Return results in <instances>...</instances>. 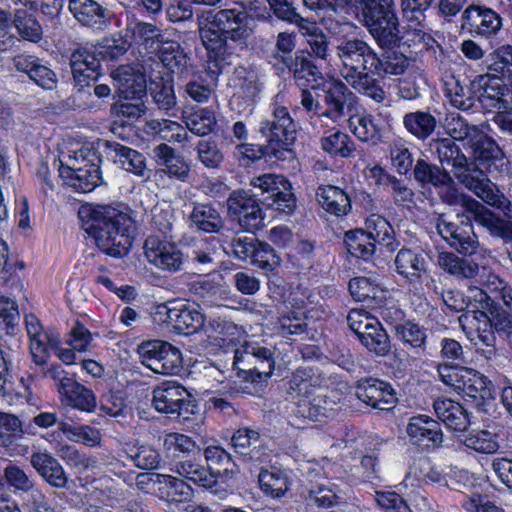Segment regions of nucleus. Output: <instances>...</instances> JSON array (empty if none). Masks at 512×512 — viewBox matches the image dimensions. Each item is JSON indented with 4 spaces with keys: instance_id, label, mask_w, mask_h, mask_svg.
Returning <instances> with one entry per match:
<instances>
[{
    "instance_id": "nucleus-10",
    "label": "nucleus",
    "mask_w": 512,
    "mask_h": 512,
    "mask_svg": "<svg viewBox=\"0 0 512 512\" xmlns=\"http://www.w3.org/2000/svg\"><path fill=\"white\" fill-rule=\"evenodd\" d=\"M250 186L257 190L254 196H267L265 200H272L271 205L278 211L291 213L296 207V198L292 192L290 181L283 175L273 173L261 174L252 177Z\"/></svg>"
},
{
    "instance_id": "nucleus-27",
    "label": "nucleus",
    "mask_w": 512,
    "mask_h": 512,
    "mask_svg": "<svg viewBox=\"0 0 512 512\" xmlns=\"http://www.w3.org/2000/svg\"><path fill=\"white\" fill-rule=\"evenodd\" d=\"M69 10L84 26L103 30L110 21V11L94 0H70Z\"/></svg>"
},
{
    "instance_id": "nucleus-56",
    "label": "nucleus",
    "mask_w": 512,
    "mask_h": 512,
    "mask_svg": "<svg viewBox=\"0 0 512 512\" xmlns=\"http://www.w3.org/2000/svg\"><path fill=\"white\" fill-rule=\"evenodd\" d=\"M344 243L352 256L369 259L375 252L376 245L363 229L350 230L345 233Z\"/></svg>"
},
{
    "instance_id": "nucleus-3",
    "label": "nucleus",
    "mask_w": 512,
    "mask_h": 512,
    "mask_svg": "<svg viewBox=\"0 0 512 512\" xmlns=\"http://www.w3.org/2000/svg\"><path fill=\"white\" fill-rule=\"evenodd\" d=\"M132 229V219L110 206H97L85 228L99 249L113 257H121L128 252L132 245Z\"/></svg>"
},
{
    "instance_id": "nucleus-28",
    "label": "nucleus",
    "mask_w": 512,
    "mask_h": 512,
    "mask_svg": "<svg viewBox=\"0 0 512 512\" xmlns=\"http://www.w3.org/2000/svg\"><path fill=\"white\" fill-rule=\"evenodd\" d=\"M111 76L117 84L119 94L124 99L141 96L146 91V77L138 68L131 65H121Z\"/></svg>"
},
{
    "instance_id": "nucleus-5",
    "label": "nucleus",
    "mask_w": 512,
    "mask_h": 512,
    "mask_svg": "<svg viewBox=\"0 0 512 512\" xmlns=\"http://www.w3.org/2000/svg\"><path fill=\"white\" fill-rule=\"evenodd\" d=\"M260 133L267 139L268 155L285 159L296 140L297 125L286 107L275 106L270 117L261 122Z\"/></svg>"
},
{
    "instance_id": "nucleus-22",
    "label": "nucleus",
    "mask_w": 512,
    "mask_h": 512,
    "mask_svg": "<svg viewBox=\"0 0 512 512\" xmlns=\"http://www.w3.org/2000/svg\"><path fill=\"white\" fill-rule=\"evenodd\" d=\"M462 20V26L470 34L485 38L496 35L502 27V19L498 13L477 5L467 7L462 14Z\"/></svg>"
},
{
    "instance_id": "nucleus-48",
    "label": "nucleus",
    "mask_w": 512,
    "mask_h": 512,
    "mask_svg": "<svg viewBox=\"0 0 512 512\" xmlns=\"http://www.w3.org/2000/svg\"><path fill=\"white\" fill-rule=\"evenodd\" d=\"M349 127L353 134L363 142L377 144L381 139V127L370 114L350 116Z\"/></svg>"
},
{
    "instance_id": "nucleus-64",
    "label": "nucleus",
    "mask_w": 512,
    "mask_h": 512,
    "mask_svg": "<svg viewBox=\"0 0 512 512\" xmlns=\"http://www.w3.org/2000/svg\"><path fill=\"white\" fill-rule=\"evenodd\" d=\"M206 335L217 342H232L238 334L237 326L222 318H211L203 327Z\"/></svg>"
},
{
    "instance_id": "nucleus-34",
    "label": "nucleus",
    "mask_w": 512,
    "mask_h": 512,
    "mask_svg": "<svg viewBox=\"0 0 512 512\" xmlns=\"http://www.w3.org/2000/svg\"><path fill=\"white\" fill-rule=\"evenodd\" d=\"M434 412L444 425L453 431H464L470 424L467 411L451 399H436L433 403Z\"/></svg>"
},
{
    "instance_id": "nucleus-63",
    "label": "nucleus",
    "mask_w": 512,
    "mask_h": 512,
    "mask_svg": "<svg viewBox=\"0 0 512 512\" xmlns=\"http://www.w3.org/2000/svg\"><path fill=\"white\" fill-rule=\"evenodd\" d=\"M450 197L453 198V200L447 199V202L449 204L458 203L463 208V213L461 215H464V219L469 217L471 221L473 219L479 225H481L492 212L482 203L469 195L461 194L457 197L452 193Z\"/></svg>"
},
{
    "instance_id": "nucleus-4",
    "label": "nucleus",
    "mask_w": 512,
    "mask_h": 512,
    "mask_svg": "<svg viewBox=\"0 0 512 512\" xmlns=\"http://www.w3.org/2000/svg\"><path fill=\"white\" fill-rule=\"evenodd\" d=\"M363 25L379 47H390L400 37L394 0H359Z\"/></svg>"
},
{
    "instance_id": "nucleus-60",
    "label": "nucleus",
    "mask_w": 512,
    "mask_h": 512,
    "mask_svg": "<svg viewBox=\"0 0 512 512\" xmlns=\"http://www.w3.org/2000/svg\"><path fill=\"white\" fill-rule=\"evenodd\" d=\"M443 127L449 138L455 141H470L478 132L476 125H470L459 113L446 115Z\"/></svg>"
},
{
    "instance_id": "nucleus-21",
    "label": "nucleus",
    "mask_w": 512,
    "mask_h": 512,
    "mask_svg": "<svg viewBox=\"0 0 512 512\" xmlns=\"http://www.w3.org/2000/svg\"><path fill=\"white\" fill-rule=\"evenodd\" d=\"M458 321L467 336H476L487 347V358L495 355L496 337L491 330L489 315L486 312L468 308L459 316Z\"/></svg>"
},
{
    "instance_id": "nucleus-41",
    "label": "nucleus",
    "mask_w": 512,
    "mask_h": 512,
    "mask_svg": "<svg viewBox=\"0 0 512 512\" xmlns=\"http://www.w3.org/2000/svg\"><path fill=\"white\" fill-rule=\"evenodd\" d=\"M293 79L300 89H318L324 82L321 70L313 63L311 55L301 52L294 64Z\"/></svg>"
},
{
    "instance_id": "nucleus-49",
    "label": "nucleus",
    "mask_w": 512,
    "mask_h": 512,
    "mask_svg": "<svg viewBox=\"0 0 512 512\" xmlns=\"http://www.w3.org/2000/svg\"><path fill=\"white\" fill-rule=\"evenodd\" d=\"M462 372L464 377L458 389L459 394L481 400L491 397L489 381L485 376L469 368L462 370Z\"/></svg>"
},
{
    "instance_id": "nucleus-36",
    "label": "nucleus",
    "mask_w": 512,
    "mask_h": 512,
    "mask_svg": "<svg viewBox=\"0 0 512 512\" xmlns=\"http://www.w3.org/2000/svg\"><path fill=\"white\" fill-rule=\"evenodd\" d=\"M207 471L211 473L212 483L215 477L231 478L239 473L237 464L232 460L230 453L219 445H209L204 449Z\"/></svg>"
},
{
    "instance_id": "nucleus-52",
    "label": "nucleus",
    "mask_w": 512,
    "mask_h": 512,
    "mask_svg": "<svg viewBox=\"0 0 512 512\" xmlns=\"http://www.w3.org/2000/svg\"><path fill=\"white\" fill-rule=\"evenodd\" d=\"M322 149L332 156L350 157L355 151V143L346 133L334 130L325 133L321 138Z\"/></svg>"
},
{
    "instance_id": "nucleus-23",
    "label": "nucleus",
    "mask_w": 512,
    "mask_h": 512,
    "mask_svg": "<svg viewBox=\"0 0 512 512\" xmlns=\"http://www.w3.org/2000/svg\"><path fill=\"white\" fill-rule=\"evenodd\" d=\"M406 433L410 441L422 449H436L443 442V433L438 421L427 415H418L410 419Z\"/></svg>"
},
{
    "instance_id": "nucleus-55",
    "label": "nucleus",
    "mask_w": 512,
    "mask_h": 512,
    "mask_svg": "<svg viewBox=\"0 0 512 512\" xmlns=\"http://www.w3.org/2000/svg\"><path fill=\"white\" fill-rule=\"evenodd\" d=\"M444 86V94L453 107L464 111L473 108L475 99L472 91L461 85L458 79L450 76L445 80Z\"/></svg>"
},
{
    "instance_id": "nucleus-50",
    "label": "nucleus",
    "mask_w": 512,
    "mask_h": 512,
    "mask_svg": "<svg viewBox=\"0 0 512 512\" xmlns=\"http://www.w3.org/2000/svg\"><path fill=\"white\" fill-rule=\"evenodd\" d=\"M182 120L186 128L197 136H206L210 134L216 126V116L208 108H200L193 112H184Z\"/></svg>"
},
{
    "instance_id": "nucleus-11",
    "label": "nucleus",
    "mask_w": 512,
    "mask_h": 512,
    "mask_svg": "<svg viewBox=\"0 0 512 512\" xmlns=\"http://www.w3.org/2000/svg\"><path fill=\"white\" fill-rule=\"evenodd\" d=\"M152 404L158 412L176 414L187 420L195 414L197 405L187 390L176 382H163L153 390Z\"/></svg>"
},
{
    "instance_id": "nucleus-51",
    "label": "nucleus",
    "mask_w": 512,
    "mask_h": 512,
    "mask_svg": "<svg viewBox=\"0 0 512 512\" xmlns=\"http://www.w3.org/2000/svg\"><path fill=\"white\" fill-rule=\"evenodd\" d=\"M200 37L205 48L214 53V57L224 59V55L228 50L232 49L229 46V38H226L224 33L214 26V18L209 21L204 27L200 28Z\"/></svg>"
},
{
    "instance_id": "nucleus-32",
    "label": "nucleus",
    "mask_w": 512,
    "mask_h": 512,
    "mask_svg": "<svg viewBox=\"0 0 512 512\" xmlns=\"http://www.w3.org/2000/svg\"><path fill=\"white\" fill-rule=\"evenodd\" d=\"M58 392L66 404L73 408L86 412H92L96 408V397L92 390L75 379L62 380V384L58 385Z\"/></svg>"
},
{
    "instance_id": "nucleus-16",
    "label": "nucleus",
    "mask_w": 512,
    "mask_h": 512,
    "mask_svg": "<svg viewBox=\"0 0 512 512\" xmlns=\"http://www.w3.org/2000/svg\"><path fill=\"white\" fill-rule=\"evenodd\" d=\"M395 270L415 291L422 289V284L431 279L428 261L423 253L410 248L398 251L394 260Z\"/></svg>"
},
{
    "instance_id": "nucleus-59",
    "label": "nucleus",
    "mask_w": 512,
    "mask_h": 512,
    "mask_svg": "<svg viewBox=\"0 0 512 512\" xmlns=\"http://www.w3.org/2000/svg\"><path fill=\"white\" fill-rule=\"evenodd\" d=\"M69 441L80 442L84 445L94 447L101 441V434L98 429L88 425H73L61 421L58 426Z\"/></svg>"
},
{
    "instance_id": "nucleus-8",
    "label": "nucleus",
    "mask_w": 512,
    "mask_h": 512,
    "mask_svg": "<svg viewBox=\"0 0 512 512\" xmlns=\"http://www.w3.org/2000/svg\"><path fill=\"white\" fill-rule=\"evenodd\" d=\"M233 365L253 382H261L274 371V352L257 342H246L235 350Z\"/></svg>"
},
{
    "instance_id": "nucleus-29",
    "label": "nucleus",
    "mask_w": 512,
    "mask_h": 512,
    "mask_svg": "<svg viewBox=\"0 0 512 512\" xmlns=\"http://www.w3.org/2000/svg\"><path fill=\"white\" fill-rule=\"evenodd\" d=\"M70 66L74 80L80 85H89L90 80L99 76L100 61L87 47L76 49L70 57Z\"/></svg>"
},
{
    "instance_id": "nucleus-53",
    "label": "nucleus",
    "mask_w": 512,
    "mask_h": 512,
    "mask_svg": "<svg viewBox=\"0 0 512 512\" xmlns=\"http://www.w3.org/2000/svg\"><path fill=\"white\" fill-rule=\"evenodd\" d=\"M190 219L198 229L208 233L217 232L223 226L220 214L209 204H196Z\"/></svg>"
},
{
    "instance_id": "nucleus-40",
    "label": "nucleus",
    "mask_w": 512,
    "mask_h": 512,
    "mask_svg": "<svg viewBox=\"0 0 512 512\" xmlns=\"http://www.w3.org/2000/svg\"><path fill=\"white\" fill-rule=\"evenodd\" d=\"M156 49L163 66L171 70L172 73L188 74L190 59L178 42L162 40Z\"/></svg>"
},
{
    "instance_id": "nucleus-1",
    "label": "nucleus",
    "mask_w": 512,
    "mask_h": 512,
    "mask_svg": "<svg viewBox=\"0 0 512 512\" xmlns=\"http://www.w3.org/2000/svg\"><path fill=\"white\" fill-rule=\"evenodd\" d=\"M431 150L437 155L442 166H451L454 177L465 188L474 193L485 204L500 210L512 219V203L499 190L474 161H469L460 147L450 138H433Z\"/></svg>"
},
{
    "instance_id": "nucleus-15",
    "label": "nucleus",
    "mask_w": 512,
    "mask_h": 512,
    "mask_svg": "<svg viewBox=\"0 0 512 512\" xmlns=\"http://www.w3.org/2000/svg\"><path fill=\"white\" fill-rule=\"evenodd\" d=\"M27 334L30 340V353L33 362L38 366L48 363L51 351L60 345V335L53 330H45L35 315L25 317Z\"/></svg>"
},
{
    "instance_id": "nucleus-19",
    "label": "nucleus",
    "mask_w": 512,
    "mask_h": 512,
    "mask_svg": "<svg viewBox=\"0 0 512 512\" xmlns=\"http://www.w3.org/2000/svg\"><path fill=\"white\" fill-rule=\"evenodd\" d=\"M356 397L366 405L379 410H390L396 403L392 386L376 378H364L355 387Z\"/></svg>"
},
{
    "instance_id": "nucleus-35",
    "label": "nucleus",
    "mask_w": 512,
    "mask_h": 512,
    "mask_svg": "<svg viewBox=\"0 0 512 512\" xmlns=\"http://www.w3.org/2000/svg\"><path fill=\"white\" fill-rule=\"evenodd\" d=\"M105 145L109 149L113 161L124 170L139 177L146 176V158L142 153L117 142L107 141Z\"/></svg>"
},
{
    "instance_id": "nucleus-44",
    "label": "nucleus",
    "mask_w": 512,
    "mask_h": 512,
    "mask_svg": "<svg viewBox=\"0 0 512 512\" xmlns=\"http://www.w3.org/2000/svg\"><path fill=\"white\" fill-rule=\"evenodd\" d=\"M149 93L159 110L166 112L169 116L174 115L170 111L176 108L177 98L172 78L159 77L152 80L149 86Z\"/></svg>"
},
{
    "instance_id": "nucleus-6",
    "label": "nucleus",
    "mask_w": 512,
    "mask_h": 512,
    "mask_svg": "<svg viewBox=\"0 0 512 512\" xmlns=\"http://www.w3.org/2000/svg\"><path fill=\"white\" fill-rule=\"evenodd\" d=\"M100 157L90 149H80L69 157V163L60 173L75 190L88 193L101 182Z\"/></svg>"
},
{
    "instance_id": "nucleus-47",
    "label": "nucleus",
    "mask_w": 512,
    "mask_h": 512,
    "mask_svg": "<svg viewBox=\"0 0 512 512\" xmlns=\"http://www.w3.org/2000/svg\"><path fill=\"white\" fill-rule=\"evenodd\" d=\"M413 176L417 182L423 185L432 184L433 186H440L448 185L453 182L449 172L424 159H418L416 161L413 168Z\"/></svg>"
},
{
    "instance_id": "nucleus-31",
    "label": "nucleus",
    "mask_w": 512,
    "mask_h": 512,
    "mask_svg": "<svg viewBox=\"0 0 512 512\" xmlns=\"http://www.w3.org/2000/svg\"><path fill=\"white\" fill-rule=\"evenodd\" d=\"M437 263L442 270L457 279H474L485 271L484 267L479 266L472 259L460 257L451 251L440 252Z\"/></svg>"
},
{
    "instance_id": "nucleus-45",
    "label": "nucleus",
    "mask_w": 512,
    "mask_h": 512,
    "mask_svg": "<svg viewBox=\"0 0 512 512\" xmlns=\"http://www.w3.org/2000/svg\"><path fill=\"white\" fill-rule=\"evenodd\" d=\"M320 385L319 376L311 367H299L291 375L287 383V392L301 398L312 396L313 390Z\"/></svg>"
},
{
    "instance_id": "nucleus-13",
    "label": "nucleus",
    "mask_w": 512,
    "mask_h": 512,
    "mask_svg": "<svg viewBox=\"0 0 512 512\" xmlns=\"http://www.w3.org/2000/svg\"><path fill=\"white\" fill-rule=\"evenodd\" d=\"M399 42L390 47H381L385 50L381 54L376 53L372 76H398L417 68V53L407 51L405 43Z\"/></svg>"
},
{
    "instance_id": "nucleus-25",
    "label": "nucleus",
    "mask_w": 512,
    "mask_h": 512,
    "mask_svg": "<svg viewBox=\"0 0 512 512\" xmlns=\"http://www.w3.org/2000/svg\"><path fill=\"white\" fill-rule=\"evenodd\" d=\"M29 462L38 475L51 487L56 489L67 487L69 477L64 467L51 453L33 452L29 457Z\"/></svg>"
},
{
    "instance_id": "nucleus-12",
    "label": "nucleus",
    "mask_w": 512,
    "mask_h": 512,
    "mask_svg": "<svg viewBox=\"0 0 512 512\" xmlns=\"http://www.w3.org/2000/svg\"><path fill=\"white\" fill-rule=\"evenodd\" d=\"M213 18L214 26L220 29L230 41L241 46L246 45L247 39L253 33V20L243 4L221 9L213 15Z\"/></svg>"
},
{
    "instance_id": "nucleus-33",
    "label": "nucleus",
    "mask_w": 512,
    "mask_h": 512,
    "mask_svg": "<svg viewBox=\"0 0 512 512\" xmlns=\"http://www.w3.org/2000/svg\"><path fill=\"white\" fill-rule=\"evenodd\" d=\"M439 121L429 110H416L404 114L402 125L415 139L426 141L436 131Z\"/></svg>"
},
{
    "instance_id": "nucleus-24",
    "label": "nucleus",
    "mask_w": 512,
    "mask_h": 512,
    "mask_svg": "<svg viewBox=\"0 0 512 512\" xmlns=\"http://www.w3.org/2000/svg\"><path fill=\"white\" fill-rule=\"evenodd\" d=\"M15 69L28 75L36 85L45 90H54L58 84L56 73L44 64L43 60L28 54H19L12 58Z\"/></svg>"
},
{
    "instance_id": "nucleus-57",
    "label": "nucleus",
    "mask_w": 512,
    "mask_h": 512,
    "mask_svg": "<svg viewBox=\"0 0 512 512\" xmlns=\"http://www.w3.org/2000/svg\"><path fill=\"white\" fill-rule=\"evenodd\" d=\"M177 333L191 335L203 329L205 316L199 307L190 304H179Z\"/></svg>"
},
{
    "instance_id": "nucleus-14",
    "label": "nucleus",
    "mask_w": 512,
    "mask_h": 512,
    "mask_svg": "<svg viewBox=\"0 0 512 512\" xmlns=\"http://www.w3.org/2000/svg\"><path fill=\"white\" fill-rule=\"evenodd\" d=\"M226 204L229 216L237 221L243 230L253 232L262 226L263 211L255 196L242 189L234 190Z\"/></svg>"
},
{
    "instance_id": "nucleus-58",
    "label": "nucleus",
    "mask_w": 512,
    "mask_h": 512,
    "mask_svg": "<svg viewBox=\"0 0 512 512\" xmlns=\"http://www.w3.org/2000/svg\"><path fill=\"white\" fill-rule=\"evenodd\" d=\"M488 69L501 79L512 82V45H502L488 56Z\"/></svg>"
},
{
    "instance_id": "nucleus-30",
    "label": "nucleus",
    "mask_w": 512,
    "mask_h": 512,
    "mask_svg": "<svg viewBox=\"0 0 512 512\" xmlns=\"http://www.w3.org/2000/svg\"><path fill=\"white\" fill-rule=\"evenodd\" d=\"M153 152L156 162L163 167L160 172L181 182L188 180L190 166L182 156L175 153L172 147L161 143L154 147Z\"/></svg>"
},
{
    "instance_id": "nucleus-43",
    "label": "nucleus",
    "mask_w": 512,
    "mask_h": 512,
    "mask_svg": "<svg viewBox=\"0 0 512 512\" xmlns=\"http://www.w3.org/2000/svg\"><path fill=\"white\" fill-rule=\"evenodd\" d=\"M469 144L474 159L482 164L490 165V163L503 159V151L497 142L480 129L469 141Z\"/></svg>"
},
{
    "instance_id": "nucleus-18",
    "label": "nucleus",
    "mask_w": 512,
    "mask_h": 512,
    "mask_svg": "<svg viewBox=\"0 0 512 512\" xmlns=\"http://www.w3.org/2000/svg\"><path fill=\"white\" fill-rule=\"evenodd\" d=\"M144 254L149 263L168 272H176L183 264V254L178 247L157 236H149L144 243Z\"/></svg>"
},
{
    "instance_id": "nucleus-9",
    "label": "nucleus",
    "mask_w": 512,
    "mask_h": 512,
    "mask_svg": "<svg viewBox=\"0 0 512 512\" xmlns=\"http://www.w3.org/2000/svg\"><path fill=\"white\" fill-rule=\"evenodd\" d=\"M141 362L158 374H177L182 368V356L178 348L162 340H150L138 346Z\"/></svg>"
},
{
    "instance_id": "nucleus-26",
    "label": "nucleus",
    "mask_w": 512,
    "mask_h": 512,
    "mask_svg": "<svg viewBox=\"0 0 512 512\" xmlns=\"http://www.w3.org/2000/svg\"><path fill=\"white\" fill-rule=\"evenodd\" d=\"M474 84L478 85V99L482 106L498 111L508 109V99H505L504 96L509 89L501 79L489 74L479 75L474 80Z\"/></svg>"
},
{
    "instance_id": "nucleus-38",
    "label": "nucleus",
    "mask_w": 512,
    "mask_h": 512,
    "mask_svg": "<svg viewBox=\"0 0 512 512\" xmlns=\"http://www.w3.org/2000/svg\"><path fill=\"white\" fill-rule=\"evenodd\" d=\"M316 199L319 205L328 213L335 216H344L351 210V200L341 188L333 185L318 187Z\"/></svg>"
},
{
    "instance_id": "nucleus-20",
    "label": "nucleus",
    "mask_w": 512,
    "mask_h": 512,
    "mask_svg": "<svg viewBox=\"0 0 512 512\" xmlns=\"http://www.w3.org/2000/svg\"><path fill=\"white\" fill-rule=\"evenodd\" d=\"M231 445L244 463L255 468L268 460L269 455L260 434L255 430L238 429L231 437Z\"/></svg>"
},
{
    "instance_id": "nucleus-17",
    "label": "nucleus",
    "mask_w": 512,
    "mask_h": 512,
    "mask_svg": "<svg viewBox=\"0 0 512 512\" xmlns=\"http://www.w3.org/2000/svg\"><path fill=\"white\" fill-rule=\"evenodd\" d=\"M318 97L325 105L323 111H320L321 118L338 123L345 117L354 94L345 83L334 80L323 85L322 95H318Z\"/></svg>"
},
{
    "instance_id": "nucleus-61",
    "label": "nucleus",
    "mask_w": 512,
    "mask_h": 512,
    "mask_svg": "<svg viewBox=\"0 0 512 512\" xmlns=\"http://www.w3.org/2000/svg\"><path fill=\"white\" fill-rule=\"evenodd\" d=\"M171 472L178 474L180 477L192 481L201 486H210L212 484L211 473L206 468L191 460H183L175 462L171 468Z\"/></svg>"
},
{
    "instance_id": "nucleus-37",
    "label": "nucleus",
    "mask_w": 512,
    "mask_h": 512,
    "mask_svg": "<svg viewBox=\"0 0 512 512\" xmlns=\"http://www.w3.org/2000/svg\"><path fill=\"white\" fill-rule=\"evenodd\" d=\"M334 405L335 403L328 399L326 395L312 394V396L299 399L296 403L294 414L298 418L321 421L332 414Z\"/></svg>"
},
{
    "instance_id": "nucleus-42",
    "label": "nucleus",
    "mask_w": 512,
    "mask_h": 512,
    "mask_svg": "<svg viewBox=\"0 0 512 512\" xmlns=\"http://www.w3.org/2000/svg\"><path fill=\"white\" fill-rule=\"evenodd\" d=\"M365 226V232L372 242L384 245L389 251L396 249L394 229L384 217L373 213L366 219Z\"/></svg>"
},
{
    "instance_id": "nucleus-46",
    "label": "nucleus",
    "mask_w": 512,
    "mask_h": 512,
    "mask_svg": "<svg viewBox=\"0 0 512 512\" xmlns=\"http://www.w3.org/2000/svg\"><path fill=\"white\" fill-rule=\"evenodd\" d=\"M371 323L372 324L358 336V339L368 350L374 352L376 355L385 356L390 350L389 336L378 319Z\"/></svg>"
},
{
    "instance_id": "nucleus-2",
    "label": "nucleus",
    "mask_w": 512,
    "mask_h": 512,
    "mask_svg": "<svg viewBox=\"0 0 512 512\" xmlns=\"http://www.w3.org/2000/svg\"><path fill=\"white\" fill-rule=\"evenodd\" d=\"M335 51L345 81L362 96L382 104L387 96L380 82L372 76L377 53L372 45L362 38L342 37Z\"/></svg>"
},
{
    "instance_id": "nucleus-39",
    "label": "nucleus",
    "mask_w": 512,
    "mask_h": 512,
    "mask_svg": "<svg viewBox=\"0 0 512 512\" xmlns=\"http://www.w3.org/2000/svg\"><path fill=\"white\" fill-rule=\"evenodd\" d=\"M158 487L154 493L168 502H183L193 495V489L184 480L168 474H157Z\"/></svg>"
},
{
    "instance_id": "nucleus-54",
    "label": "nucleus",
    "mask_w": 512,
    "mask_h": 512,
    "mask_svg": "<svg viewBox=\"0 0 512 512\" xmlns=\"http://www.w3.org/2000/svg\"><path fill=\"white\" fill-rule=\"evenodd\" d=\"M258 481L262 491L272 497H281L288 490L287 474L276 467H272L271 470L261 469Z\"/></svg>"
},
{
    "instance_id": "nucleus-62",
    "label": "nucleus",
    "mask_w": 512,
    "mask_h": 512,
    "mask_svg": "<svg viewBox=\"0 0 512 512\" xmlns=\"http://www.w3.org/2000/svg\"><path fill=\"white\" fill-rule=\"evenodd\" d=\"M389 155L392 166L399 174L406 175L412 170L413 156L404 139L397 138L390 143Z\"/></svg>"
},
{
    "instance_id": "nucleus-7",
    "label": "nucleus",
    "mask_w": 512,
    "mask_h": 512,
    "mask_svg": "<svg viewBox=\"0 0 512 512\" xmlns=\"http://www.w3.org/2000/svg\"><path fill=\"white\" fill-rule=\"evenodd\" d=\"M434 223L441 238L459 254L471 256L479 250L480 242L469 217L464 219V215L458 213L454 220H449L440 214Z\"/></svg>"
}]
</instances>
